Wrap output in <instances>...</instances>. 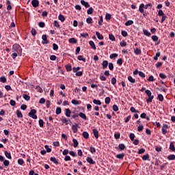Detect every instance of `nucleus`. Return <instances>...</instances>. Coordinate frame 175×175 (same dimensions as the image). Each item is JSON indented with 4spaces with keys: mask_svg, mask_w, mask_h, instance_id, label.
Returning a JSON list of instances; mask_svg holds the SVG:
<instances>
[{
    "mask_svg": "<svg viewBox=\"0 0 175 175\" xmlns=\"http://www.w3.org/2000/svg\"><path fill=\"white\" fill-rule=\"evenodd\" d=\"M12 51L13 53H18V54H21V53H23V49L18 44H14L12 46Z\"/></svg>",
    "mask_w": 175,
    "mask_h": 175,
    "instance_id": "1",
    "label": "nucleus"
},
{
    "mask_svg": "<svg viewBox=\"0 0 175 175\" xmlns=\"http://www.w3.org/2000/svg\"><path fill=\"white\" fill-rule=\"evenodd\" d=\"M145 92L146 95L148 96V98L146 100L147 103H151V102H152V99H154V95H152L151 91L148 90H146Z\"/></svg>",
    "mask_w": 175,
    "mask_h": 175,
    "instance_id": "2",
    "label": "nucleus"
},
{
    "mask_svg": "<svg viewBox=\"0 0 175 175\" xmlns=\"http://www.w3.org/2000/svg\"><path fill=\"white\" fill-rule=\"evenodd\" d=\"M29 117L33 118V120H36L38 116H36V109H31L30 112L28 113Z\"/></svg>",
    "mask_w": 175,
    "mask_h": 175,
    "instance_id": "3",
    "label": "nucleus"
},
{
    "mask_svg": "<svg viewBox=\"0 0 175 175\" xmlns=\"http://www.w3.org/2000/svg\"><path fill=\"white\" fill-rule=\"evenodd\" d=\"M167 129H169V125L166 124H163L162 129H161V132L163 135H166L167 133Z\"/></svg>",
    "mask_w": 175,
    "mask_h": 175,
    "instance_id": "4",
    "label": "nucleus"
},
{
    "mask_svg": "<svg viewBox=\"0 0 175 175\" xmlns=\"http://www.w3.org/2000/svg\"><path fill=\"white\" fill-rule=\"evenodd\" d=\"M42 44H49V40H47V35H42Z\"/></svg>",
    "mask_w": 175,
    "mask_h": 175,
    "instance_id": "5",
    "label": "nucleus"
},
{
    "mask_svg": "<svg viewBox=\"0 0 175 175\" xmlns=\"http://www.w3.org/2000/svg\"><path fill=\"white\" fill-rule=\"evenodd\" d=\"M86 161L88 163H90V165H95V161H94L93 159H92V157H88L86 158Z\"/></svg>",
    "mask_w": 175,
    "mask_h": 175,
    "instance_id": "6",
    "label": "nucleus"
},
{
    "mask_svg": "<svg viewBox=\"0 0 175 175\" xmlns=\"http://www.w3.org/2000/svg\"><path fill=\"white\" fill-rule=\"evenodd\" d=\"M31 5L33 8H38L39 6V0H32Z\"/></svg>",
    "mask_w": 175,
    "mask_h": 175,
    "instance_id": "7",
    "label": "nucleus"
},
{
    "mask_svg": "<svg viewBox=\"0 0 175 175\" xmlns=\"http://www.w3.org/2000/svg\"><path fill=\"white\" fill-rule=\"evenodd\" d=\"M134 53L135 55H140V54H142V49L139 48H134Z\"/></svg>",
    "mask_w": 175,
    "mask_h": 175,
    "instance_id": "8",
    "label": "nucleus"
},
{
    "mask_svg": "<svg viewBox=\"0 0 175 175\" xmlns=\"http://www.w3.org/2000/svg\"><path fill=\"white\" fill-rule=\"evenodd\" d=\"M93 135L96 139H98L99 137V132L96 129H93Z\"/></svg>",
    "mask_w": 175,
    "mask_h": 175,
    "instance_id": "9",
    "label": "nucleus"
},
{
    "mask_svg": "<svg viewBox=\"0 0 175 175\" xmlns=\"http://www.w3.org/2000/svg\"><path fill=\"white\" fill-rule=\"evenodd\" d=\"M81 3L83 6H85V8H90V3L84 0H81Z\"/></svg>",
    "mask_w": 175,
    "mask_h": 175,
    "instance_id": "10",
    "label": "nucleus"
},
{
    "mask_svg": "<svg viewBox=\"0 0 175 175\" xmlns=\"http://www.w3.org/2000/svg\"><path fill=\"white\" fill-rule=\"evenodd\" d=\"M89 44L91 49H92L93 50H96V46H95V43L94 42V41L92 40L90 41Z\"/></svg>",
    "mask_w": 175,
    "mask_h": 175,
    "instance_id": "11",
    "label": "nucleus"
},
{
    "mask_svg": "<svg viewBox=\"0 0 175 175\" xmlns=\"http://www.w3.org/2000/svg\"><path fill=\"white\" fill-rule=\"evenodd\" d=\"M139 12L140 13H144V4L141 3L139 7Z\"/></svg>",
    "mask_w": 175,
    "mask_h": 175,
    "instance_id": "12",
    "label": "nucleus"
},
{
    "mask_svg": "<svg viewBox=\"0 0 175 175\" xmlns=\"http://www.w3.org/2000/svg\"><path fill=\"white\" fill-rule=\"evenodd\" d=\"M96 35L99 40H103V36L99 31H96Z\"/></svg>",
    "mask_w": 175,
    "mask_h": 175,
    "instance_id": "13",
    "label": "nucleus"
},
{
    "mask_svg": "<svg viewBox=\"0 0 175 175\" xmlns=\"http://www.w3.org/2000/svg\"><path fill=\"white\" fill-rule=\"evenodd\" d=\"M103 69H106V68H107V65H109V62H107V60H104L103 62Z\"/></svg>",
    "mask_w": 175,
    "mask_h": 175,
    "instance_id": "14",
    "label": "nucleus"
},
{
    "mask_svg": "<svg viewBox=\"0 0 175 175\" xmlns=\"http://www.w3.org/2000/svg\"><path fill=\"white\" fill-rule=\"evenodd\" d=\"M4 154H5V156L6 157V158H8V159H12V154H10V152L5 150L4 152Z\"/></svg>",
    "mask_w": 175,
    "mask_h": 175,
    "instance_id": "15",
    "label": "nucleus"
},
{
    "mask_svg": "<svg viewBox=\"0 0 175 175\" xmlns=\"http://www.w3.org/2000/svg\"><path fill=\"white\" fill-rule=\"evenodd\" d=\"M128 80L130 81V83H132L133 84H135L136 83V79H133L131 76L128 77Z\"/></svg>",
    "mask_w": 175,
    "mask_h": 175,
    "instance_id": "16",
    "label": "nucleus"
},
{
    "mask_svg": "<svg viewBox=\"0 0 175 175\" xmlns=\"http://www.w3.org/2000/svg\"><path fill=\"white\" fill-rule=\"evenodd\" d=\"M72 131L73 133H77V124H76V125L72 124Z\"/></svg>",
    "mask_w": 175,
    "mask_h": 175,
    "instance_id": "17",
    "label": "nucleus"
},
{
    "mask_svg": "<svg viewBox=\"0 0 175 175\" xmlns=\"http://www.w3.org/2000/svg\"><path fill=\"white\" fill-rule=\"evenodd\" d=\"M68 42L69 43H73L74 44H76V43H77V40H76L75 38H71L69 39Z\"/></svg>",
    "mask_w": 175,
    "mask_h": 175,
    "instance_id": "18",
    "label": "nucleus"
},
{
    "mask_svg": "<svg viewBox=\"0 0 175 175\" xmlns=\"http://www.w3.org/2000/svg\"><path fill=\"white\" fill-rule=\"evenodd\" d=\"M79 116L81 117V118H83V120H87V116H85V113L80 112Z\"/></svg>",
    "mask_w": 175,
    "mask_h": 175,
    "instance_id": "19",
    "label": "nucleus"
},
{
    "mask_svg": "<svg viewBox=\"0 0 175 175\" xmlns=\"http://www.w3.org/2000/svg\"><path fill=\"white\" fill-rule=\"evenodd\" d=\"M82 136L84 137V139H88V137H90V135L87 131L83 132Z\"/></svg>",
    "mask_w": 175,
    "mask_h": 175,
    "instance_id": "20",
    "label": "nucleus"
},
{
    "mask_svg": "<svg viewBox=\"0 0 175 175\" xmlns=\"http://www.w3.org/2000/svg\"><path fill=\"white\" fill-rule=\"evenodd\" d=\"M58 19L62 22L64 23V21H65V16H64V15L62 14H59L58 16Z\"/></svg>",
    "mask_w": 175,
    "mask_h": 175,
    "instance_id": "21",
    "label": "nucleus"
},
{
    "mask_svg": "<svg viewBox=\"0 0 175 175\" xmlns=\"http://www.w3.org/2000/svg\"><path fill=\"white\" fill-rule=\"evenodd\" d=\"M50 161L51 162H53L55 165H58V161H57V159L55 157H51Z\"/></svg>",
    "mask_w": 175,
    "mask_h": 175,
    "instance_id": "22",
    "label": "nucleus"
},
{
    "mask_svg": "<svg viewBox=\"0 0 175 175\" xmlns=\"http://www.w3.org/2000/svg\"><path fill=\"white\" fill-rule=\"evenodd\" d=\"M70 114H72V111L69 109H66V116L70 117Z\"/></svg>",
    "mask_w": 175,
    "mask_h": 175,
    "instance_id": "23",
    "label": "nucleus"
},
{
    "mask_svg": "<svg viewBox=\"0 0 175 175\" xmlns=\"http://www.w3.org/2000/svg\"><path fill=\"white\" fill-rule=\"evenodd\" d=\"M16 113L18 118H23V113L20 111V110H16Z\"/></svg>",
    "mask_w": 175,
    "mask_h": 175,
    "instance_id": "24",
    "label": "nucleus"
},
{
    "mask_svg": "<svg viewBox=\"0 0 175 175\" xmlns=\"http://www.w3.org/2000/svg\"><path fill=\"white\" fill-rule=\"evenodd\" d=\"M93 103H94V105H98V106H100V105H102L100 100L96 99L93 100Z\"/></svg>",
    "mask_w": 175,
    "mask_h": 175,
    "instance_id": "25",
    "label": "nucleus"
},
{
    "mask_svg": "<svg viewBox=\"0 0 175 175\" xmlns=\"http://www.w3.org/2000/svg\"><path fill=\"white\" fill-rule=\"evenodd\" d=\"M109 40H111V42H116V37H114V35L113 34L109 35Z\"/></svg>",
    "mask_w": 175,
    "mask_h": 175,
    "instance_id": "26",
    "label": "nucleus"
},
{
    "mask_svg": "<svg viewBox=\"0 0 175 175\" xmlns=\"http://www.w3.org/2000/svg\"><path fill=\"white\" fill-rule=\"evenodd\" d=\"M125 157V154H119L116 155V158H118V159H124V157Z\"/></svg>",
    "mask_w": 175,
    "mask_h": 175,
    "instance_id": "27",
    "label": "nucleus"
},
{
    "mask_svg": "<svg viewBox=\"0 0 175 175\" xmlns=\"http://www.w3.org/2000/svg\"><path fill=\"white\" fill-rule=\"evenodd\" d=\"M168 161H174L175 159V155L174 154H170L167 157Z\"/></svg>",
    "mask_w": 175,
    "mask_h": 175,
    "instance_id": "28",
    "label": "nucleus"
},
{
    "mask_svg": "<svg viewBox=\"0 0 175 175\" xmlns=\"http://www.w3.org/2000/svg\"><path fill=\"white\" fill-rule=\"evenodd\" d=\"M94 13V8L92 7H90L88 10H87V14H92Z\"/></svg>",
    "mask_w": 175,
    "mask_h": 175,
    "instance_id": "29",
    "label": "nucleus"
},
{
    "mask_svg": "<svg viewBox=\"0 0 175 175\" xmlns=\"http://www.w3.org/2000/svg\"><path fill=\"white\" fill-rule=\"evenodd\" d=\"M72 143L74 144L75 148H76V147H77V146H79V142H77V139H72Z\"/></svg>",
    "mask_w": 175,
    "mask_h": 175,
    "instance_id": "30",
    "label": "nucleus"
},
{
    "mask_svg": "<svg viewBox=\"0 0 175 175\" xmlns=\"http://www.w3.org/2000/svg\"><path fill=\"white\" fill-rule=\"evenodd\" d=\"M38 124L40 128H43V125H44V122L43 121V120L40 119L38 121Z\"/></svg>",
    "mask_w": 175,
    "mask_h": 175,
    "instance_id": "31",
    "label": "nucleus"
},
{
    "mask_svg": "<svg viewBox=\"0 0 175 175\" xmlns=\"http://www.w3.org/2000/svg\"><path fill=\"white\" fill-rule=\"evenodd\" d=\"M170 150H171V151H175L174 143L173 142L170 143Z\"/></svg>",
    "mask_w": 175,
    "mask_h": 175,
    "instance_id": "32",
    "label": "nucleus"
},
{
    "mask_svg": "<svg viewBox=\"0 0 175 175\" xmlns=\"http://www.w3.org/2000/svg\"><path fill=\"white\" fill-rule=\"evenodd\" d=\"M132 24H133V21L132 20H129L125 23L126 27H129V25H132Z\"/></svg>",
    "mask_w": 175,
    "mask_h": 175,
    "instance_id": "33",
    "label": "nucleus"
},
{
    "mask_svg": "<svg viewBox=\"0 0 175 175\" xmlns=\"http://www.w3.org/2000/svg\"><path fill=\"white\" fill-rule=\"evenodd\" d=\"M144 34L146 35V36H151V33L147 29L144 30Z\"/></svg>",
    "mask_w": 175,
    "mask_h": 175,
    "instance_id": "34",
    "label": "nucleus"
},
{
    "mask_svg": "<svg viewBox=\"0 0 175 175\" xmlns=\"http://www.w3.org/2000/svg\"><path fill=\"white\" fill-rule=\"evenodd\" d=\"M86 23L87 24H92V18L89 16L88 18H86Z\"/></svg>",
    "mask_w": 175,
    "mask_h": 175,
    "instance_id": "35",
    "label": "nucleus"
},
{
    "mask_svg": "<svg viewBox=\"0 0 175 175\" xmlns=\"http://www.w3.org/2000/svg\"><path fill=\"white\" fill-rule=\"evenodd\" d=\"M118 147L121 151H123V150H125V144H119Z\"/></svg>",
    "mask_w": 175,
    "mask_h": 175,
    "instance_id": "36",
    "label": "nucleus"
},
{
    "mask_svg": "<svg viewBox=\"0 0 175 175\" xmlns=\"http://www.w3.org/2000/svg\"><path fill=\"white\" fill-rule=\"evenodd\" d=\"M23 99H25V100H27V101L29 100V99H31V97L27 94H23Z\"/></svg>",
    "mask_w": 175,
    "mask_h": 175,
    "instance_id": "37",
    "label": "nucleus"
},
{
    "mask_svg": "<svg viewBox=\"0 0 175 175\" xmlns=\"http://www.w3.org/2000/svg\"><path fill=\"white\" fill-rule=\"evenodd\" d=\"M66 69L67 72H71L72 71V66H70V64H67L66 66Z\"/></svg>",
    "mask_w": 175,
    "mask_h": 175,
    "instance_id": "38",
    "label": "nucleus"
},
{
    "mask_svg": "<svg viewBox=\"0 0 175 175\" xmlns=\"http://www.w3.org/2000/svg\"><path fill=\"white\" fill-rule=\"evenodd\" d=\"M111 19V14H106V15H105V20H107V21H109Z\"/></svg>",
    "mask_w": 175,
    "mask_h": 175,
    "instance_id": "39",
    "label": "nucleus"
},
{
    "mask_svg": "<svg viewBox=\"0 0 175 175\" xmlns=\"http://www.w3.org/2000/svg\"><path fill=\"white\" fill-rule=\"evenodd\" d=\"M117 57H118V54H117V53H112V54L110 55L109 58L111 59H113V58H117Z\"/></svg>",
    "mask_w": 175,
    "mask_h": 175,
    "instance_id": "40",
    "label": "nucleus"
},
{
    "mask_svg": "<svg viewBox=\"0 0 175 175\" xmlns=\"http://www.w3.org/2000/svg\"><path fill=\"white\" fill-rule=\"evenodd\" d=\"M77 59H79V61H83V62H85L86 61L85 58L83 57L81 55H79Z\"/></svg>",
    "mask_w": 175,
    "mask_h": 175,
    "instance_id": "41",
    "label": "nucleus"
},
{
    "mask_svg": "<svg viewBox=\"0 0 175 175\" xmlns=\"http://www.w3.org/2000/svg\"><path fill=\"white\" fill-rule=\"evenodd\" d=\"M71 103H72V105H80V102H79V100L75 99L72 100Z\"/></svg>",
    "mask_w": 175,
    "mask_h": 175,
    "instance_id": "42",
    "label": "nucleus"
},
{
    "mask_svg": "<svg viewBox=\"0 0 175 175\" xmlns=\"http://www.w3.org/2000/svg\"><path fill=\"white\" fill-rule=\"evenodd\" d=\"M90 151L92 154H95L96 152V149L94 147L90 146Z\"/></svg>",
    "mask_w": 175,
    "mask_h": 175,
    "instance_id": "43",
    "label": "nucleus"
},
{
    "mask_svg": "<svg viewBox=\"0 0 175 175\" xmlns=\"http://www.w3.org/2000/svg\"><path fill=\"white\" fill-rule=\"evenodd\" d=\"M150 159V155L148 154H145L142 157L143 161H147Z\"/></svg>",
    "mask_w": 175,
    "mask_h": 175,
    "instance_id": "44",
    "label": "nucleus"
},
{
    "mask_svg": "<svg viewBox=\"0 0 175 175\" xmlns=\"http://www.w3.org/2000/svg\"><path fill=\"white\" fill-rule=\"evenodd\" d=\"M158 16H159L160 17L165 16V13H163V11H162V10H159L158 12Z\"/></svg>",
    "mask_w": 175,
    "mask_h": 175,
    "instance_id": "45",
    "label": "nucleus"
},
{
    "mask_svg": "<svg viewBox=\"0 0 175 175\" xmlns=\"http://www.w3.org/2000/svg\"><path fill=\"white\" fill-rule=\"evenodd\" d=\"M53 25H54V27H55L56 28H59V23L58 21H54V22H53Z\"/></svg>",
    "mask_w": 175,
    "mask_h": 175,
    "instance_id": "46",
    "label": "nucleus"
},
{
    "mask_svg": "<svg viewBox=\"0 0 175 175\" xmlns=\"http://www.w3.org/2000/svg\"><path fill=\"white\" fill-rule=\"evenodd\" d=\"M6 77H0V82L1 83H6Z\"/></svg>",
    "mask_w": 175,
    "mask_h": 175,
    "instance_id": "47",
    "label": "nucleus"
},
{
    "mask_svg": "<svg viewBox=\"0 0 175 175\" xmlns=\"http://www.w3.org/2000/svg\"><path fill=\"white\" fill-rule=\"evenodd\" d=\"M61 111H62L61 107H57L56 108V114H57V115L61 114Z\"/></svg>",
    "mask_w": 175,
    "mask_h": 175,
    "instance_id": "48",
    "label": "nucleus"
},
{
    "mask_svg": "<svg viewBox=\"0 0 175 175\" xmlns=\"http://www.w3.org/2000/svg\"><path fill=\"white\" fill-rule=\"evenodd\" d=\"M139 76H140L142 79H144V77H146V75L144 74V72H142V71H139Z\"/></svg>",
    "mask_w": 175,
    "mask_h": 175,
    "instance_id": "49",
    "label": "nucleus"
},
{
    "mask_svg": "<svg viewBox=\"0 0 175 175\" xmlns=\"http://www.w3.org/2000/svg\"><path fill=\"white\" fill-rule=\"evenodd\" d=\"M62 122L63 124H66V125H68V119H66V118H63L62 119Z\"/></svg>",
    "mask_w": 175,
    "mask_h": 175,
    "instance_id": "50",
    "label": "nucleus"
},
{
    "mask_svg": "<svg viewBox=\"0 0 175 175\" xmlns=\"http://www.w3.org/2000/svg\"><path fill=\"white\" fill-rule=\"evenodd\" d=\"M18 165H24V160L23 159H18Z\"/></svg>",
    "mask_w": 175,
    "mask_h": 175,
    "instance_id": "51",
    "label": "nucleus"
},
{
    "mask_svg": "<svg viewBox=\"0 0 175 175\" xmlns=\"http://www.w3.org/2000/svg\"><path fill=\"white\" fill-rule=\"evenodd\" d=\"M129 137L131 139V141L133 142V140H135V134L134 133H130Z\"/></svg>",
    "mask_w": 175,
    "mask_h": 175,
    "instance_id": "52",
    "label": "nucleus"
},
{
    "mask_svg": "<svg viewBox=\"0 0 175 175\" xmlns=\"http://www.w3.org/2000/svg\"><path fill=\"white\" fill-rule=\"evenodd\" d=\"M103 23V16H100V20L98 21V25L100 27L102 25V23Z\"/></svg>",
    "mask_w": 175,
    "mask_h": 175,
    "instance_id": "53",
    "label": "nucleus"
},
{
    "mask_svg": "<svg viewBox=\"0 0 175 175\" xmlns=\"http://www.w3.org/2000/svg\"><path fill=\"white\" fill-rule=\"evenodd\" d=\"M127 43L126 42L122 40V42H120V46L121 47H125L126 46Z\"/></svg>",
    "mask_w": 175,
    "mask_h": 175,
    "instance_id": "54",
    "label": "nucleus"
},
{
    "mask_svg": "<svg viewBox=\"0 0 175 175\" xmlns=\"http://www.w3.org/2000/svg\"><path fill=\"white\" fill-rule=\"evenodd\" d=\"M110 97H106L105 99V103H106V105H109V103H110Z\"/></svg>",
    "mask_w": 175,
    "mask_h": 175,
    "instance_id": "55",
    "label": "nucleus"
},
{
    "mask_svg": "<svg viewBox=\"0 0 175 175\" xmlns=\"http://www.w3.org/2000/svg\"><path fill=\"white\" fill-rule=\"evenodd\" d=\"M122 58H120L117 60V64L118 65H119L120 66H121V65H122Z\"/></svg>",
    "mask_w": 175,
    "mask_h": 175,
    "instance_id": "56",
    "label": "nucleus"
},
{
    "mask_svg": "<svg viewBox=\"0 0 175 175\" xmlns=\"http://www.w3.org/2000/svg\"><path fill=\"white\" fill-rule=\"evenodd\" d=\"M152 39L153 40V42H158V36H152Z\"/></svg>",
    "mask_w": 175,
    "mask_h": 175,
    "instance_id": "57",
    "label": "nucleus"
},
{
    "mask_svg": "<svg viewBox=\"0 0 175 175\" xmlns=\"http://www.w3.org/2000/svg\"><path fill=\"white\" fill-rule=\"evenodd\" d=\"M158 98H159V100H160V102H163V96L162 94H159Z\"/></svg>",
    "mask_w": 175,
    "mask_h": 175,
    "instance_id": "58",
    "label": "nucleus"
},
{
    "mask_svg": "<svg viewBox=\"0 0 175 175\" xmlns=\"http://www.w3.org/2000/svg\"><path fill=\"white\" fill-rule=\"evenodd\" d=\"M53 47L55 51H57V50H58V45L57 44L55 43L53 44Z\"/></svg>",
    "mask_w": 175,
    "mask_h": 175,
    "instance_id": "59",
    "label": "nucleus"
},
{
    "mask_svg": "<svg viewBox=\"0 0 175 175\" xmlns=\"http://www.w3.org/2000/svg\"><path fill=\"white\" fill-rule=\"evenodd\" d=\"M10 105L11 106H16V101L14 100H10Z\"/></svg>",
    "mask_w": 175,
    "mask_h": 175,
    "instance_id": "60",
    "label": "nucleus"
},
{
    "mask_svg": "<svg viewBox=\"0 0 175 175\" xmlns=\"http://www.w3.org/2000/svg\"><path fill=\"white\" fill-rule=\"evenodd\" d=\"M69 154L71 155V157H77V154L74 151H70Z\"/></svg>",
    "mask_w": 175,
    "mask_h": 175,
    "instance_id": "61",
    "label": "nucleus"
},
{
    "mask_svg": "<svg viewBox=\"0 0 175 175\" xmlns=\"http://www.w3.org/2000/svg\"><path fill=\"white\" fill-rule=\"evenodd\" d=\"M159 77L161 78V79H166V75H165V74H163V73H160L159 74Z\"/></svg>",
    "mask_w": 175,
    "mask_h": 175,
    "instance_id": "62",
    "label": "nucleus"
},
{
    "mask_svg": "<svg viewBox=\"0 0 175 175\" xmlns=\"http://www.w3.org/2000/svg\"><path fill=\"white\" fill-rule=\"evenodd\" d=\"M44 148H46V152H50L51 151V148H49V145H45Z\"/></svg>",
    "mask_w": 175,
    "mask_h": 175,
    "instance_id": "63",
    "label": "nucleus"
},
{
    "mask_svg": "<svg viewBox=\"0 0 175 175\" xmlns=\"http://www.w3.org/2000/svg\"><path fill=\"white\" fill-rule=\"evenodd\" d=\"M10 163V162L8 160H5L3 161L4 166H8Z\"/></svg>",
    "mask_w": 175,
    "mask_h": 175,
    "instance_id": "64",
    "label": "nucleus"
}]
</instances>
